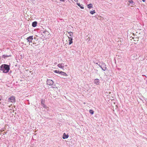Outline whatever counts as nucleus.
<instances>
[{"mask_svg": "<svg viewBox=\"0 0 147 147\" xmlns=\"http://www.w3.org/2000/svg\"><path fill=\"white\" fill-rule=\"evenodd\" d=\"M60 74L64 76H67L65 73L62 71H60Z\"/></svg>", "mask_w": 147, "mask_h": 147, "instance_id": "obj_12", "label": "nucleus"}, {"mask_svg": "<svg viewBox=\"0 0 147 147\" xmlns=\"http://www.w3.org/2000/svg\"><path fill=\"white\" fill-rule=\"evenodd\" d=\"M77 4L81 9H84L83 5H82L80 4V3H77Z\"/></svg>", "mask_w": 147, "mask_h": 147, "instance_id": "obj_10", "label": "nucleus"}, {"mask_svg": "<svg viewBox=\"0 0 147 147\" xmlns=\"http://www.w3.org/2000/svg\"><path fill=\"white\" fill-rule=\"evenodd\" d=\"M68 135L66 134L65 133H64L63 136V139L67 138L68 137Z\"/></svg>", "mask_w": 147, "mask_h": 147, "instance_id": "obj_9", "label": "nucleus"}, {"mask_svg": "<svg viewBox=\"0 0 147 147\" xmlns=\"http://www.w3.org/2000/svg\"><path fill=\"white\" fill-rule=\"evenodd\" d=\"M100 67L101 68V69H102V70L104 71H105L106 69V67H102V66L100 65Z\"/></svg>", "mask_w": 147, "mask_h": 147, "instance_id": "obj_13", "label": "nucleus"}, {"mask_svg": "<svg viewBox=\"0 0 147 147\" xmlns=\"http://www.w3.org/2000/svg\"><path fill=\"white\" fill-rule=\"evenodd\" d=\"M88 7L89 8H92V4L90 3L88 5Z\"/></svg>", "mask_w": 147, "mask_h": 147, "instance_id": "obj_14", "label": "nucleus"}, {"mask_svg": "<svg viewBox=\"0 0 147 147\" xmlns=\"http://www.w3.org/2000/svg\"><path fill=\"white\" fill-rule=\"evenodd\" d=\"M89 112L92 115L94 114V111L92 110H90L89 111Z\"/></svg>", "mask_w": 147, "mask_h": 147, "instance_id": "obj_16", "label": "nucleus"}, {"mask_svg": "<svg viewBox=\"0 0 147 147\" xmlns=\"http://www.w3.org/2000/svg\"><path fill=\"white\" fill-rule=\"evenodd\" d=\"M94 62V63H96V64H97V65H98L99 66H100V64H98V62Z\"/></svg>", "mask_w": 147, "mask_h": 147, "instance_id": "obj_21", "label": "nucleus"}, {"mask_svg": "<svg viewBox=\"0 0 147 147\" xmlns=\"http://www.w3.org/2000/svg\"><path fill=\"white\" fill-rule=\"evenodd\" d=\"M65 0H60L61 1L64 2Z\"/></svg>", "mask_w": 147, "mask_h": 147, "instance_id": "obj_22", "label": "nucleus"}, {"mask_svg": "<svg viewBox=\"0 0 147 147\" xmlns=\"http://www.w3.org/2000/svg\"><path fill=\"white\" fill-rule=\"evenodd\" d=\"M95 11L94 10L92 11H90V13L92 14H93L94 13H95Z\"/></svg>", "mask_w": 147, "mask_h": 147, "instance_id": "obj_15", "label": "nucleus"}, {"mask_svg": "<svg viewBox=\"0 0 147 147\" xmlns=\"http://www.w3.org/2000/svg\"><path fill=\"white\" fill-rule=\"evenodd\" d=\"M9 65H2L0 67V70L4 73H7L9 71Z\"/></svg>", "mask_w": 147, "mask_h": 147, "instance_id": "obj_1", "label": "nucleus"}, {"mask_svg": "<svg viewBox=\"0 0 147 147\" xmlns=\"http://www.w3.org/2000/svg\"><path fill=\"white\" fill-rule=\"evenodd\" d=\"M106 95L108 96V93L106 92Z\"/></svg>", "mask_w": 147, "mask_h": 147, "instance_id": "obj_23", "label": "nucleus"}, {"mask_svg": "<svg viewBox=\"0 0 147 147\" xmlns=\"http://www.w3.org/2000/svg\"><path fill=\"white\" fill-rule=\"evenodd\" d=\"M143 2H144L146 0H142Z\"/></svg>", "mask_w": 147, "mask_h": 147, "instance_id": "obj_26", "label": "nucleus"}, {"mask_svg": "<svg viewBox=\"0 0 147 147\" xmlns=\"http://www.w3.org/2000/svg\"><path fill=\"white\" fill-rule=\"evenodd\" d=\"M42 105V106L44 107L45 108L46 107V105H45V104H43L42 102H41Z\"/></svg>", "mask_w": 147, "mask_h": 147, "instance_id": "obj_19", "label": "nucleus"}, {"mask_svg": "<svg viewBox=\"0 0 147 147\" xmlns=\"http://www.w3.org/2000/svg\"><path fill=\"white\" fill-rule=\"evenodd\" d=\"M129 2L130 3H133V1L132 0H129Z\"/></svg>", "mask_w": 147, "mask_h": 147, "instance_id": "obj_20", "label": "nucleus"}, {"mask_svg": "<svg viewBox=\"0 0 147 147\" xmlns=\"http://www.w3.org/2000/svg\"><path fill=\"white\" fill-rule=\"evenodd\" d=\"M111 93V92H109V94H110Z\"/></svg>", "mask_w": 147, "mask_h": 147, "instance_id": "obj_27", "label": "nucleus"}, {"mask_svg": "<svg viewBox=\"0 0 147 147\" xmlns=\"http://www.w3.org/2000/svg\"><path fill=\"white\" fill-rule=\"evenodd\" d=\"M94 83L96 85H99L100 84L99 80L98 79H96L94 80Z\"/></svg>", "mask_w": 147, "mask_h": 147, "instance_id": "obj_6", "label": "nucleus"}, {"mask_svg": "<svg viewBox=\"0 0 147 147\" xmlns=\"http://www.w3.org/2000/svg\"><path fill=\"white\" fill-rule=\"evenodd\" d=\"M54 72H55V73H59V74H60V71H57V70H54Z\"/></svg>", "mask_w": 147, "mask_h": 147, "instance_id": "obj_18", "label": "nucleus"}, {"mask_svg": "<svg viewBox=\"0 0 147 147\" xmlns=\"http://www.w3.org/2000/svg\"><path fill=\"white\" fill-rule=\"evenodd\" d=\"M47 85L51 86V87H53V82L50 79L47 80Z\"/></svg>", "mask_w": 147, "mask_h": 147, "instance_id": "obj_2", "label": "nucleus"}, {"mask_svg": "<svg viewBox=\"0 0 147 147\" xmlns=\"http://www.w3.org/2000/svg\"><path fill=\"white\" fill-rule=\"evenodd\" d=\"M144 36V34L143 32H142L141 33H140L138 35V38H140L141 39H142L143 38V37Z\"/></svg>", "mask_w": 147, "mask_h": 147, "instance_id": "obj_5", "label": "nucleus"}, {"mask_svg": "<svg viewBox=\"0 0 147 147\" xmlns=\"http://www.w3.org/2000/svg\"><path fill=\"white\" fill-rule=\"evenodd\" d=\"M8 101L9 102H15V98L14 96H11L8 99Z\"/></svg>", "mask_w": 147, "mask_h": 147, "instance_id": "obj_3", "label": "nucleus"}, {"mask_svg": "<svg viewBox=\"0 0 147 147\" xmlns=\"http://www.w3.org/2000/svg\"><path fill=\"white\" fill-rule=\"evenodd\" d=\"M57 66H58L61 68L62 69H64V64H63V63H61V64H59L58 65H57Z\"/></svg>", "mask_w": 147, "mask_h": 147, "instance_id": "obj_7", "label": "nucleus"}, {"mask_svg": "<svg viewBox=\"0 0 147 147\" xmlns=\"http://www.w3.org/2000/svg\"><path fill=\"white\" fill-rule=\"evenodd\" d=\"M76 2H77L78 1V0H74Z\"/></svg>", "mask_w": 147, "mask_h": 147, "instance_id": "obj_25", "label": "nucleus"}, {"mask_svg": "<svg viewBox=\"0 0 147 147\" xmlns=\"http://www.w3.org/2000/svg\"><path fill=\"white\" fill-rule=\"evenodd\" d=\"M37 22H34L32 23V26L33 27H35L36 26Z\"/></svg>", "mask_w": 147, "mask_h": 147, "instance_id": "obj_11", "label": "nucleus"}, {"mask_svg": "<svg viewBox=\"0 0 147 147\" xmlns=\"http://www.w3.org/2000/svg\"><path fill=\"white\" fill-rule=\"evenodd\" d=\"M68 33L69 34V36H70V37H71V36H72L73 34L72 32H69Z\"/></svg>", "mask_w": 147, "mask_h": 147, "instance_id": "obj_17", "label": "nucleus"}, {"mask_svg": "<svg viewBox=\"0 0 147 147\" xmlns=\"http://www.w3.org/2000/svg\"><path fill=\"white\" fill-rule=\"evenodd\" d=\"M65 66L66 67V66H67V65H65Z\"/></svg>", "mask_w": 147, "mask_h": 147, "instance_id": "obj_28", "label": "nucleus"}, {"mask_svg": "<svg viewBox=\"0 0 147 147\" xmlns=\"http://www.w3.org/2000/svg\"><path fill=\"white\" fill-rule=\"evenodd\" d=\"M2 98V96H0V100H1V98Z\"/></svg>", "mask_w": 147, "mask_h": 147, "instance_id": "obj_24", "label": "nucleus"}, {"mask_svg": "<svg viewBox=\"0 0 147 147\" xmlns=\"http://www.w3.org/2000/svg\"><path fill=\"white\" fill-rule=\"evenodd\" d=\"M33 39V38L32 36H30L26 38V40L28 41V42H29V43L31 42Z\"/></svg>", "mask_w": 147, "mask_h": 147, "instance_id": "obj_4", "label": "nucleus"}, {"mask_svg": "<svg viewBox=\"0 0 147 147\" xmlns=\"http://www.w3.org/2000/svg\"><path fill=\"white\" fill-rule=\"evenodd\" d=\"M69 38V45H70L73 42V39L71 38V37H68Z\"/></svg>", "mask_w": 147, "mask_h": 147, "instance_id": "obj_8", "label": "nucleus"}]
</instances>
